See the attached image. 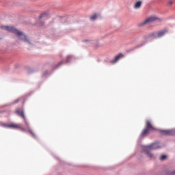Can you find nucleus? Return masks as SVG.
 <instances>
[{
	"label": "nucleus",
	"mask_w": 175,
	"mask_h": 175,
	"mask_svg": "<svg viewBox=\"0 0 175 175\" xmlns=\"http://www.w3.org/2000/svg\"><path fill=\"white\" fill-rule=\"evenodd\" d=\"M1 29H4L5 31H8V32L14 33V35L17 36L18 40H22L23 42H25V43H28V44H32L27 36L23 33V31H20L12 26H1Z\"/></svg>",
	"instance_id": "nucleus-1"
},
{
	"label": "nucleus",
	"mask_w": 175,
	"mask_h": 175,
	"mask_svg": "<svg viewBox=\"0 0 175 175\" xmlns=\"http://www.w3.org/2000/svg\"><path fill=\"white\" fill-rule=\"evenodd\" d=\"M171 175H175V170L170 173Z\"/></svg>",
	"instance_id": "nucleus-19"
},
{
	"label": "nucleus",
	"mask_w": 175,
	"mask_h": 175,
	"mask_svg": "<svg viewBox=\"0 0 175 175\" xmlns=\"http://www.w3.org/2000/svg\"><path fill=\"white\" fill-rule=\"evenodd\" d=\"M150 37L152 38L153 39H157L158 37V33L154 32L150 34Z\"/></svg>",
	"instance_id": "nucleus-12"
},
{
	"label": "nucleus",
	"mask_w": 175,
	"mask_h": 175,
	"mask_svg": "<svg viewBox=\"0 0 175 175\" xmlns=\"http://www.w3.org/2000/svg\"><path fill=\"white\" fill-rule=\"evenodd\" d=\"M159 131L163 136H173L175 135V130H159Z\"/></svg>",
	"instance_id": "nucleus-4"
},
{
	"label": "nucleus",
	"mask_w": 175,
	"mask_h": 175,
	"mask_svg": "<svg viewBox=\"0 0 175 175\" xmlns=\"http://www.w3.org/2000/svg\"><path fill=\"white\" fill-rule=\"evenodd\" d=\"M141 6H142V1H139L135 3L134 8L135 9H139L141 8Z\"/></svg>",
	"instance_id": "nucleus-11"
},
{
	"label": "nucleus",
	"mask_w": 175,
	"mask_h": 175,
	"mask_svg": "<svg viewBox=\"0 0 175 175\" xmlns=\"http://www.w3.org/2000/svg\"><path fill=\"white\" fill-rule=\"evenodd\" d=\"M168 5H173V1H169Z\"/></svg>",
	"instance_id": "nucleus-18"
},
{
	"label": "nucleus",
	"mask_w": 175,
	"mask_h": 175,
	"mask_svg": "<svg viewBox=\"0 0 175 175\" xmlns=\"http://www.w3.org/2000/svg\"><path fill=\"white\" fill-rule=\"evenodd\" d=\"M16 113L18 116H19L20 117H22V118H23V120H25V115L24 114V111L16 110Z\"/></svg>",
	"instance_id": "nucleus-8"
},
{
	"label": "nucleus",
	"mask_w": 175,
	"mask_h": 175,
	"mask_svg": "<svg viewBox=\"0 0 175 175\" xmlns=\"http://www.w3.org/2000/svg\"><path fill=\"white\" fill-rule=\"evenodd\" d=\"M18 102H20V98H17L16 100H14L13 101V103H18Z\"/></svg>",
	"instance_id": "nucleus-16"
},
{
	"label": "nucleus",
	"mask_w": 175,
	"mask_h": 175,
	"mask_svg": "<svg viewBox=\"0 0 175 175\" xmlns=\"http://www.w3.org/2000/svg\"><path fill=\"white\" fill-rule=\"evenodd\" d=\"M8 128H11L12 129H20V128H21V126L20 124L11 123L9 124Z\"/></svg>",
	"instance_id": "nucleus-6"
},
{
	"label": "nucleus",
	"mask_w": 175,
	"mask_h": 175,
	"mask_svg": "<svg viewBox=\"0 0 175 175\" xmlns=\"http://www.w3.org/2000/svg\"><path fill=\"white\" fill-rule=\"evenodd\" d=\"M167 33V29H163L157 33L158 38H162V36H165V34Z\"/></svg>",
	"instance_id": "nucleus-7"
},
{
	"label": "nucleus",
	"mask_w": 175,
	"mask_h": 175,
	"mask_svg": "<svg viewBox=\"0 0 175 175\" xmlns=\"http://www.w3.org/2000/svg\"><path fill=\"white\" fill-rule=\"evenodd\" d=\"M1 126H3L4 128H9V124L2 123Z\"/></svg>",
	"instance_id": "nucleus-14"
},
{
	"label": "nucleus",
	"mask_w": 175,
	"mask_h": 175,
	"mask_svg": "<svg viewBox=\"0 0 175 175\" xmlns=\"http://www.w3.org/2000/svg\"><path fill=\"white\" fill-rule=\"evenodd\" d=\"M1 39H2L1 38H0V40H1Z\"/></svg>",
	"instance_id": "nucleus-21"
},
{
	"label": "nucleus",
	"mask_w": 175,
	"mask_h": 175,
	"mask_svg": "<svg viewBox=\"0 0 175 175\" xmlns=\"http://www.w3.org/2000/svg\"><path fill=\"white\" fill-rule=\"evenodd\" d=\"M158 148H161V146H159V142H155L152 144L151 145L144 146L142 150L144 152L147 154V157L149 158H154V154L151 153L152 150H157Z\"/></svg>",
	"instance_id": "nucleus-2"
},
{
	"label": "nucleus",
	"mask_w": 175,
	"mask_h": 175,
	"mask_svg": "<svg viewBox=\"0 0 175 175\" xmlns=\"http://www.w3.org/2000/svg\"><path fill=\"white\" fill-rule=\"evenodd\" d=\"M26 125L28 132H29V133H31V135H32V136L35 137V133H33V131H32L31 129L29 128V125H28L27 122H26Z\"/></svg>",
	"instance_id": "nucleus-10"
},
{
	"label": "nucleus",
	"mask_w": 175,
	"mask_h": 175,
	"mask_svg": "<svg viewBox=\"0 0 175 175\" xmlns=\"http://www.w3.org/2000/svg\"><path fill=\"white\" fill-rule=\"evenodd\" d=\"M151 131H155V127L152 126L150 120H146V126L145 129L142 133V136H147Z\"/></svg>",
	"instance_id": "nucleus-3"
},
{
	"label": "nucleus",
	"mask_w": 175,
	"mask_h": 175,
	"mask_svg": "<svg viewBox=\"0 0 175 175\" xmlns=\"http://www.w3.org/2000/svg\"><path fill=\"white\" fill-rule=\"evenodd\" d=\"M90 18L92 21H94L96 20V18H98V15L96 14H94L93 16L90 17Z\"/></svg>",
	"instance_id": "nucleus-13"
},
{
	"label": "nucleus",
	"mask_w": 175,
	"mask_h": 175,
	"mask_svg": "<svg viewBox=\"0 0 175 175\" xmlns=\"http://www.w3.org/2000/svg\"><path fill=\"white\" fill-rule=\"evenodd\" d=\"M121 57H122V53H120L115 56L114 59L111 61L112 64H116Z\"/></svg>",
	"instance_id": "nucleus-9"
},
{
	"label": "nucleus",
	"mask_w": 175,
	"mask_h": 175,
	"mask_svg": "<svg viewBox=\"0 0 175 175\" xmlns=\"http://www.w3.org/2000/svg\"><path fill=\"white\" fill-rule=\"evenodd\" d=\"M19 129H21V131H25V129H23V128H20Z\"/></svg>",
	"instance_id": "nucleus-20"
},
{
	"label": "nucleus",
	"mask_w": 175,
	"mask_h": 175,
	"mask_svg": "<svg viewBox=\"0 0 175 175\" xmlns=\"http://www.w3.org/2000/svg\"><path fill=\"white\" fill-rule=\"evenodd\" d=\"M167 158V156L166 155H162L161 157H160V161H165V159Z\"/></svg>",
	"instance_id": "nucleus-15"
},
{
	"label": "nucleus",
	"mask_w": 175,
	"mask_h": 175,
	"mask_svg": "<svg viewBox=\"0 0 175 175\" xmlns=\"http://www.w3.org/2000/svg\"><path fill=\"white\" fill-rule=\"evenodd\" d=\"M44 16H46V14H42L41 16H40V18L44 17Z\"/></svg>",
	"instance_id": "nucleus-17"
},
{
	"label": "nucleus",
	"mask_w": 175,
	"mask_h": 175,
	"mask_svg": "<svg viewBox=\"0 0 175 175\" xmlns=\"http://www.w3.org/2000/svg\"><path fill=\"white\" fill-rule=\"evenodd\" d=\"M157 20H158V18L155 16H150L146 18L142 23H139V27H142V25H144L145 24H148V23H152V21H157Z\"/></svg>",
	"instance_id": "nucleus-5"
}]
</instances>
